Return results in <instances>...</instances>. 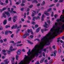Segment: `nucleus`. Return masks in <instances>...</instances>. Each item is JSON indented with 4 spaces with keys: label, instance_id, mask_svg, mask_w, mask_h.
Here are the masks:
<instances>
[{
    "label": "nucleus",
    "instance_id": "1",
    "mask_svg": "<svg viewBox=\"0 0 64 64\" xmlns=\"http://www.w3.org/2000/svg\"><path fill=\"white\" fill-rule=\"evenodd\" d=\"M42 42H40V44L39 45L36 44L35 46L32 50H31L29 49L27 54H28V56L25 55V57L24 58V59L23 61H21L19 64H28L30 63V61L32 59V58H34L36 56L37 57L39 55V53H41L42 51L40 52L44 48L45 45H50V42L49 40L46 38V36H44L41 40Z\"/></svg>",
    "mask_w": 64,
    "mask_h": 64
},
{
    "label": "nucleus",
    "instance_id": "2",
    "mask_svg": "<svg viewBox=\"0 0 64 64\" xmlns=\"http://www.w3.org/2000/svg\"><path fill=\"white\" fill-rule=\"evenodd\" d=\"M16 49H17V48H16L13 49V46H10L9 50L8 51L7 50H6V51H7V52L8 54H9V53H10V52H11V51H13V50H16Z\"/></svg>",
    "mask_w": 64,
    "mask_h": 64
},
{
    "label": "nucleus",
    "instance_id": "3",
    "mask_svg": "<svg viewBox=\"0 0 64 64\" xmlns=\"http://www.w3.org/2000/svg\"><path fill=\"white\" fill-rule=\"evenodd\" d=\"M25 34H24V35L22 36L23 38H25L27 37V36H29V34H27V32H25Z\"/></svg>",
    "mask_w": 64,
    "mask_h": 64
},
{
    "label": "nucleus",
    "instance_id": "4",
    "mask_svg": "<svg viewBox=\"0 0 64 64\" xmlns=\"http://www.w3.org/2000/svg\"><path fill=\"white\" fill-rule=\"evenodd\" d=\"M22 51V50H18L17 52V54L18 55H20L21 54V52Z\"/></svg>",
    "mask_w": 64,
    "mask_h": 64
},
{
    "label": "nucleus",
    "instance_id": "5",
    "mask_svg": "<svg viewBox=\"0 0 64 64\" xmlns=\"http://www.w3.org/2000/svg\"><path fill=\"white\" fill-rule=\"evenodd\" d=\"M44 14L47 16H49V15H50V14L47 12V11L45 12L44 13Z\"/></svg>",
    "mask_w": 64,
    "mask_h": 64
},
{
    "label": "nucleus",
    "instance_id": "6",
    "mask_svg": "<svg viewBox=\"0 0 64 64\" xmlns=\"http://www.w3.org/2000/svg\"><path fill=\"white\" fill-rule=\"evenodd\" d=\"M45 25L44 26V27H45V28H48V25L47 23H46V22H45Z\"/></svg>",
    "mask_w": 64,
    "mask_h": 64
},
{
    "label": "nucleus",
    "instance_id": "7",
    "mask_svg": "<svg viewBox=\"0 0 64 64\" xmlns=\"http://www.w3.org/2000/svg\"><path fill=\"white\" fill-rule=\"evenodd\" d=\"M4 62L5 64H8L9 63V62L8 61V60L7 59L4 60Z\"/></svg>",
    "mask_w": 64,
    "mask_h": 64
},
{
    "label": "nucleus",
    "instance_id": "8",
    "mask_svg": "<svg viewBox=\"0 0 64 64\" xmlns=\"http://www.w3.org/2000/svg\"><path fill=\"white\" fill-rule=\"evenodd\" d=\"M5 13L6 15H7V16H8V17L10 16V13H9V12H5Z\"/></svg>",
    "mask_w": 64,
    "mask_h": 64
},
{
    "label": "nucleus",
    "instance_id": "9",
    "mask_svg": "<svg viewBox=\"0 0 64 64\" xmlns=\"http://www.w3.org/2000/svg\"><path fill=\"white\" fill-rule=\"evenodd\" d=\"M33 12H34V13L33 12L32 13V17H34V15H35V14L36 13V12H35V11L33 10Z\"/></svg>",
    "mask_w": 64,
    "mask_h": 64
},
{
    "label": "nucleus",
    "instance_id": "10",
    "mask_svg": "<svg viewBox=\"0 0 64 64\" xmlns=\"http://www.w3.org/2000/svg\"><path fill=\"white\" fill-rule=\"evenodd\" d=\"M41 29V28H37L36 30V32H38L39 31V30H40V29Z\"/></svg>",
    "mask_w": 64,
    "mask_h": 64
},
{
    "label": "nucleus",
    "instance_id": "11",
    "mask_svg": "<svg viewBox=\"0 0 64 64\" xmlns=\"http://www.w3.org/2000/svg\"><path fill=\"white\" fill-rule=\"evenodd\" d=\"M3 23L4 25H5L6 24V23H7V20H4Z\"/></svg>",
    "mask_w": 64,
    "mask_h": 64
},
{
    "label": "nucleus",
    "instance_id": "12",
    "mask_svg": "<svg viewBox=\"0 0 64 64\" xmlns=\"http://www.w3.org/2000/svg\"><path fill=\"white\" fill-rule=\"evenodd\" d=\"M51 10H52V8H50L48 9L47 12H49V11H51Z\"/></svg>",
    "mask_w": 64,
    "mask_h": 64
},
{
    "label": "nucleus",
    "instance_id": "13",
    "mask_svg": "<svg viewBox=\"0 0 64 64\" xmlns=\"http://www.w3.org/2000/svg\"><path fill=\"white\" fill-rule=\"evenodd\" d=\"M57 52V51L56 50H55L54 51V56H56V53Z\"/></svg>",
    "mask_w": 64,
    "mask_h": 64
},
{
    "label": "nucleus",
    "instance_id": "14",
    "mask_svg": "<svg viewBox=\"0 0 64 64\" xmlns=\"http://www.w3.org/2000/svg\"><path fill=\"white\" fill-rule=\"evenodd\" d=\"M45 4V2L44 1H43L42 2V4H41V5L42 6H43V5H44Z\"/></svg>",
    "mask_w": 64,
    "mask_h": 64
},
{
    "label": "nucleus",
    "instance_id": "15",
    "mask_svg": "<svg viewBox=\"0 0 64 64\" xmlns=\"http://www.w3.org/2000/svg\"><path fill=\"white\" fill-rule=\"evenodd\" d=\"M35 2H36V3H38V1H37L36 0H34L32 1L33 3H35Z\"/></svg>",
    "mask_w": 64,
    "mask_h": 64
},
{
    "label": "nucleus",
    "instance_id": "16",
    "mask_svg": "<svg viewBox=\"0 0 64 64\" xmlns=\"http://www.w3.org/2000/svg\"><path fill=\"white\" fill-rule=\"evenodd\" d=\"M36 18V19H40V18L39 16H37V17Z\"/></svg>",
    "mask_w": 64,
    "mask_h": 64
},
{
    "label": "nucleus",
    "instance_id": "17",
    "mask_svg": "<svg viewBox=\"0 0 64 64\" xmlns=\"http://www.w3.org/2000/svg\"><path fill=\"white\" fill-rule=\"evenodd\" d=\"M31 30H28L27 32L28 33H30V32H31Z\"/></svg>",
    "mask_w": 64,
    "mask_h": 64
},
{
    "label": "nucleus",
    "instance_id": "18",
    "mask_svg": "<svg viewBox=\"0 0 64 64\" xmlns=\"http://www.w3.org/2000/svg\"><path fill=\"white\" fill-rule=\"evenodd\" d=\"M8 32L7 31H6L5 32V35H8Z\"/></svg>",
    "mask_w": 64,
    "mask_h": 64
},
{
    "label": "nucleus",
    "instance_id": "19",
    "mask_svg": "<svg viewBox=\"0 0 64 64\" xmlns=\"http://www.w3.org/2000/svg\"><path fill=\"white\" fill-rule=\"evenodd\" d=\"M55 6V4H52L50 6H49L50 7H53V6Z\"/></svg>",
    "mask_w": 64,
    "mask_h": 64
},
{
    "label": "nucleus",
    "instance_id": "20",
    "mask_svg": "<svg viewBox=\"0 0 64 64\" xmlns=\"http://www.w3.org/2000/svg\"><path fill=\"white\" fill-rule=\"evenodd\" d=\"M18 57H19V56H18V55H16V60H18Z\"/></svg>",
    "mask_w": 64,
    "mask_h": 64
},
{
    "label": "nucleus",
    "instance_id": "21",
    "mask_svg": "<svg viewBox=\"0 0 64 64\" xmlns=\"http://www.w3.org/2000/svg\"><path fill=\"white\" fill-rule=\"evenodd\" d=\"M36 40H37L38 42L40 41V39L38 38H36L34 40V41H36Z\"/></svg>",
    "mask_w": 64,
    "mask_h": 64
},
{
    "label": "nucleus",
    "instance_id": "22",
    "mask_svg": "<svg viewBox=\"0 0 64 64\" xmlns=\"http://www.w3.org/2000/svg\"><path fill=\"white\" fill-rule=\"evenodd\" d=\"M17 26V24L15 25V26H14V29H16V28H17V26Z\"/></svg>",
    "mask_w": 64,
    "mask_h": 64
},
{
    "label": "nucleus",
    "instance_id": "23",
    "mask_svg": "<svg viewBox=\"0 0 64 64\" xmlns=\"http://www.w3.org/2000/svg\"><path fill=\"white\" fill-rule=\"evenodd\" d=\"M28 42L30 44H33V42H31V41H28Z\"/></svg>",
    "mask_w": 64,
    "mask_h": 64
},
{
    "label": "nucleus",
    "instance_id": "24",
    "mask_svg": "<svg viewBox=\"0 0 64 64\" xmlns=\"http://www.w3.org/2000/svg\"><path fill=\"white\" fill-rule=\"evenodd\" d=\"M44 62V59H42L40 61V63H43Z\"/></svg>",
    "mask_w": 64,
    "mask_h": 64
},
{
    "label": "nucleus",
    "instance_id": "25",
    "mask_svg": "<svg viewBox=\"0 0 64 64\" xmlns=\"http://www.w3.org/2000/svg\"><path fill=\"white\" fill-rule=\"evenodd\" d=\"M28 20H31V18L30 16H28Z\"/></svg>",
    "mask_w": 64,
    "mask_h": 64
},
{
    "label": "nucleus",
    "instance_id": "26",
    "mask_svg": "<svg viewBox=\"0 0 64 64\" xmlns=\"http://www.w3.org/2000/svg\"><path fill=\"white\" fill-rule=\"evenodd\" d=\"M21 27H22V26L21 25H20L19 26L17 27V29H18V28H21Z\"/></svg>",
    "mask_w": 64,
    "mask_h": 64
},
{
    "label": "nucleus",
    "instance_id": "27",
    "mask_svg": "<svg viewBox=\"0 0 64 64\" xmlns=\"http://www.w3.org/2000/svg\"><path fill=\"white\" fill-rule=\"evenodd\" d=\"M6 9H7V8H4L2 9V11H4V10H6Z\"/></svg>",
    "mask_w": 64,
    "mask_h": 64
},
{
    "label": "nucleus",
    "instance_id": "28",
    "mask_svg": "<svg viewBox=\"0 0 64 64\" xmlns=\"http://www.w3.org/2000/svg\"><path fill=\"white\" fill-rule=\"evenodd\" d=\"M10 26L6 25V28H10Z\"/></svg>",
    "mask_w": 64,
    "mask_h": 64
},
{
    "label": "nucleus",
    "instance_id": "29",
    "mask_svg": "<svg viewBox=\"0 0 64 64\" xmlns=\"http://www.w3.org/2000/svg\"><path fill=\"white\" fill-rule=\"evenodd\" d=\"M2 15L3 16L4 18H6V16L5 15V14H3Z\"/></svg>",
    "mask_w": 64,
    "mask_h": 64
},
{
    "label": "nucleus",
    "instance_id": "30",
    "mask_svg": "<svg viewBox=\"0 0 64 64\" xmlns=\"http://www.w3.org/2000/svg\"><path fill=\"white\" fill-rule=\"evenodd\" d=\"M36 17L35 16L33 18L32 20L33 21H35V19H36Z\"/></svg>",
    "mask_w": 64,
    "mask_h": 64
},
{
    "label": "nucleus",
    "instance_id": "31",
    "mask_svg": "<svg viewBox=\"0 0 64 64\" xmlns=\"http://www.w3.org/2000/svg\"><path fill=\"white\" fill-rule=\"evenodd\" d=\"M17 16H14V17H13V19H16L17 18Z\"/></svg>",
    "mask_w": 64,
    "mask_h": 64
},
{
    "label": "nucleus",
    "instance_id": "32",
    "mask_svg": "<svg viewBox=\"0 0 64 64\" xmlns=\"http://www.w3.org/2000/svg\"><path fill=\"white\" fill-rule=\"evenodd\" d=\"M0 30H2L3 29V27H2V26H0Z\"/></svg>",
    "mask_w": 64,
    "mask_h": 64
},
{
    "label": "nucleus",
    "instance_id": "33",
    "mask_svg": "<svg viewBox=\"0 0 64 64\" xmlns=\"http://www.w3.org/2000/svg\"><path fill=\"white\" fill-rule=\"evenodd\" d=\"M12 18L11 17L9 18L8 19V21H11V20Z\"/></svg>",
    "mask_w": 64,
    "mask_h": 64
},
{
    "label": "nucleus",
    "instance_id": "34",
    "mask_svg": "<svg viewBox=\"0 0 64 64\" xmlns=\"http://www.w3.org/2000/svg\"><path fill=\"white\" fill-rule=\"evenodd\" d=\"M19 3H21V1H20V2H16V4H17V5H19Z\"/></svg>",
    "mask_w": 64,
    "mask_h": 64
},
{
    "label": "nucleus",
    "instance_id": "35",
    "mask_svg": "<svg viewBox=\"0 0 64 64\" xmlns=\"http://www.w3.org/2000/svg\"><path fill=\"white\" fill-rule=\"evenodd\" d=\"M60 1L58 2L59 3H61V2H63V1H64L63 0H59Z\"/></svg>",
    "mask_w": 64,
    "mask_h": 64
},
{
    "label": "nucleus",
    "instance_id": "36",
    "mask_svg": "<svg viewBox=\"0 0 64 64\" xmlns=\"http://www.w3.org/2000/svg\"><path fill=\"white\" fill-rule=\"evenodd\" d=\"M58 1V0H54V3H57Z\"/></svg>",
    "mask_w": 64,
    "mask_h": 64
},
{
    "label": "nucleus",
    "instance_id": "37",
    "mask_svg": "<svg viewBox=\"0 0 64 64\" xmlns=\"http://www.w3.org/2000/svg\"><path fill=\"white\" fill-rule=\"evenodd\" d=\"M38 25L37 24H36L35 26V28H38Z\"/></svg>",
    "mask_w": 64,
    "mask_h": 64
},
{
    "label": "nucleus",
    "instance_id": "38",
    "mask_svg": "<svg viewBox=\"0 0 64 64\" xmlns=\"http://www.w3.org/2000/svg\"><path fill=\"white\" fill-rule=\"evenodd\" d=\"M21 41H18L17 43V44H20V43H21Z\"/></svg>",
    "mask_w": 64,
    "mask_h": 64
},
{
    "label": "nucleus",
    "instance_id": "39",
    "mask_svg": "<svg viewBox=\"0 0 64 64\" xmlns=\"http://www.w3.org/2000/svg\"><path fill=\"white\" fill-rule=\"evenodd\" d=\"M21 6H25V4H22L21 5Z\"/></svg>",
    "mask_w": 64,
    "mask_h": 64
},
{
    "label": "nucleus",
    "instance_id": "40",
    "mask_svg": "<svg viewBox=\"0 0 64 64\" xmlns=\"http://www.w3.org/2000/svg\"><path fill=\"white\" fill-rule=\"evenodd\" d=\"M58 52L59 53H61V50L59 49Z\"/></svg>",
    "mask_w": 64,
    "mask_h": 64
},
{
    "label": "nucleus",
    "instance_id": "41",
    "mask_svg": "<svg viewBox=\"0 0 64 64\" xmlns=\"http://www.w3.org/2000/svg\"><path fill=\"white\" fill-rule=\"evenodd\" d=\"M26 2V0H22V2L23 3H25Z\"/></svg>",
    "mask_w": 64,
    "mask_h": 64
},
{
    "label": "nucleus",
    "instance_id": "42",
    "mask_svg": "<svg viewBox=\"0 0 64 64\" xmlns=\"http://www.w3.org/2000/svg\"><path fill=\"white\" fill-rule=\"evenodd\" d=\"M32 7H33V5H32L29 6V8H32Z\"/></svg>",
    "mask_w": 64,
    "mask_h": 64
},
{
    "label": "nucleus",
    "instance_id": "43",
    "mask_svg": "<svg viewBox=\"0 0 64 64\" xmlns=\"http://www.w3.org/2000/svg\"><path fill=\"white\" fill-rule=\"evenodd\" d=\"M6 4H8V0H6Z\"/></svg>",
    "mask_w": 64,
    "mask_h": 64
},
{
    "label": "nucleus",
    "instance_id": "44",
    "mask_svg": "<svg viewBox=\"0 0 64 64\" xmlns=\"http://www.w3.org/2000/svg\"><path fill=\"white\" fill-rule=\"evenodd\" d=\"M23 27H28V26H27L26 25H24L23 26Z\"/></svg>",
    "mask_w": 64,
    "mask_h": 64
},
{
    "label": "nucleus",
    "instance_id": "45",
    "mask_svg": "<svg viewBox=\"0 0 64 64\" xmlns=\"http://www.w3.org/2000/svg\"><path fill=\"white\" fill-rule=\"evenodd\" d=\"M43 51H44V52H45V53H46V48L44 49Z\"/></svg>",
    "mask_w": 64,
    "mask_h": 64
},
{
    "label": "nucleus",
    "instance_id": "46",
    "mask_svg": "<svg viewBox=\"0 0 64 64\" xmlns=\"http://www.w3.org/2000/svg\"><path fill=\"white\" fill-rule=\"evenodd\" d=\"M30 36L32 38H33L34 37V36L33 35H31Z\"/></svg>",
    "mask_w": 64,
    "mask_h": 64
},
{
    "label": "nucleus",
    "instance_id": "47",
    "mask_svg": "<svg viewBox=\"0 0 64 64\" xmlns=\"http://www.w3.org/2000/svg\"><path fill=\"white\" fill-rule=\"evenodd\" d=\"M11 11L10 12H11L13 11V10H14V8H12L11 9Z\"/></svg>",
    "mask_w": 64,
    "mask_h": 64
},
{
    "label": "nucleus",
    "instance_id": "48",
    "mask_svg": "<svg viewBox=\"0 0 64 64\" xmlns=\"http://www.w3.org/2000/svg\"><path fill=\"white\" fill-rule=\"evenodd\" d=\"M0 4L2 5H4V4L3 2H0Z\"/></svg>",
    "mask_w": 64,
    "mask_h": 64
},
{
    "label": "nucleus",
    "instance_id": "49",
    "mask_svg": "<svg viewBox=\"0 0 64 64\" xmlns=\"http://www.w3.org/2000/svg\"><path fill=\"white\" fill-rule=\"evenodd\" d=\"M54 16L55 18H56L58 16V15L57 14H55Z\"/></svg>",
    "mask_w": 64,
    "mask_h": 64
},
{
    "label": "nucleus",
    "instance_id": "50",
    "mask_svg": "<svg viewBox=\"0 0 64 64\" xmlns=\"http://www.w3.org/2000/svg\"><path fill=\"white\" fill-rule=\"evenodd\" d=\"M10 43H14V41H10Z\"/></svg>",
    "mask_w": 64,
    "mask_h": 64
},
{
    "label": "nucleus",
    "instance_id": "51",
    "mask_svg": "<svg viewBox=\"0 0 64 64\" xmlns=\"http://www.w3.org/2000/svg\"><path fill=\"white\" fill-rule=\"evenodd\" d=\"M52 48L54 49H55V46H52Z\"/></svg>",
    "mask_w": 64,
    "mask_h": 64
},
{
    "label": "nucleus",
    "instance_id": "52",
    "mask_svg": "<svg viewBox=\"0 0 64 64\" xmlns=\"http://www.w3.org/2000/svg\"><path fill=\"white\" fill-rule=\"evenodd\" d=\"M32 24H33V25H35V24H36V23L35 22H32Z\"/></svg>",
    "mask_w": 64,
    "mask_h": 64
},
{
    "label": "nucleus",
    "instance_id": "53",
    "mask_svg": "<svg viewBox=\"0 0 64 64\" xmlns=\"http://www.w3.org/2000/svg\"><path fill=\"white\" fill-rule=\"evenodd\" d=\"M44 30V29H42L41 30V32L42 33H43Z\"/></svg>",
    "mask_w": 64,
    "mask_h": 64
},
{
    "label": "nucleus",
    "instance_id": "54",
    "mask_svg": "<svg viewBox=\"0 0 64 64\" xmlns=\"http://www.w3.org/2000/svg\"><path fill=\"white\" fill-rule=\"evenodd\" d=\"M35 64H40V63L39 62V61H38Z\"/></svg>",
    "mask_w": 64,
    "mask_h": 64
},
{
    "label": "nucleus",
    "instance_id": "55",
    "mask_svg": "<svg viewBox=\"0 0 64 64\" xmlns=\"http://www.w3.org/2000/svg\"><path fill=\"white\" fill-rule=\"evenodd\" d=\"M4 42H6V41H7V39L6 38L4 40Z\"/></svg>",
    "mask_w": 64,
    "mask_h": 64
},
{
    "label": "nucleus",
    "instance_id": "56",
    "mask_svg": "<svg viewBox=\"0 0 64 64\" xmlns=\"http://www.w3.org/2000/svg\"><path fill=\"white\" fill-rule=\"evenodd\" d=\"M30 33L31 34H32V35H33V34H34L33 33V32H32V31H31Z\"/></svg>",
    "mask_w": 64,
    "mask_h": 64
},
{
    "label": "nucleus",
    "instance_id": "57",
    "mask_svg": "<svg viewBox=\"0 0 64 64\" xmlns=\"http://www.w3.org/2000/svg\"><path fill=\"white\" fill-rule=\"evenodd\" d=\"M0 42H1V43H3V40H0Z\"/></svg>",
    "mask_w": 64,
    "mask_h": 64
},
{
    "label": "nucleus",
    "instance_id": "58",
    "mask_svg": "<svg viewBox=\"0 0 64 64\" xmlns=\"http://www.w3.org/2000/svg\"><path fill=\"white\" fill-rule=\"evenodd\" d=\"M59 6V4H57L56 5V6H57V7H58V6Z\"/></svg>",
    "mask_w": 64,
    "mask_h": 64
},
{
    "label": "nucleus",
    "instance_id": "59",
    "mask_svg": "<svg viewBox=\"0 0 64 64\" xmlns=\"http://www.w3.org/2000/svg\"><path fill=\"white\" fill-rule=\"evenodd\" d=\"M51 16L52 17V16H54V15H53V12H52V14L51 15Z\"/></svg>",
    "mask_w": 64,
    "mask_h": 64
},
{
    "label": "nucleus",
    "instance_id": "60",
    "mask_svg": "<svg viewBox=\"0 0 64 64\" xmlns=\"http://www.w3.org/2000/svg\"><path fill=\"white\" fill-rule=\"evenodd\" d=\"M42 54H43V55L44 56V57H45V53L43 52Z\"/></svg>",
    "mask_w": 64,
    "mask_h": 64
},
{
    "label": "nucleus",
    "instance_id": "61",
    "mask_svg": "<svg viewBox=\"0 0 64 64\" xmlns=\"http://www.w3.org/2000/svg\"><path fill=\"white\" fill-rule=\"evenodd\" d=\"M24 8H22L20 10L21 11H23V10H24Z\"/></svg>",
    "mask_w": 64,
    "mask_h": 64
},
{
    "label": "nucleus",
    "instance_id": "62",
    "mask_svg": "<svg viewBox=\"0 0 64 64\" xmlns=\"http://www.w3.org/2000/svg\"><path fill=\"white\" fill-rule=\"evenodd\" d=\"M21 20L22 21H23V22H24V21H25V20L23 18H22Z\"/></svg>",
    "mask_w": 64,
    "mask_h": 64
},
{
    "label": "nucleus",
    "instance_id": "63",
    "mask_svg": "<svg viewBox=\"0 0 64 64\" xmlns=\"http://www.w3.org/2000/svg\"><path fill=\"white\" fill-rule=\"evenodd\" d=\"M28 38L30 39H32V38L30 36L28 37Z\"/></svg>",
    "mask_w": 64,
    "mask_h": 64
},
{
    "label": "nucleus",
    "instance_id": "64",
    "mask_svg": "<svg viewBox=\"0 0 64 64\" xmlns=\"http://www.w3.org/2000/svg\"><path fill=\"white\" fill-rule=\"evenodd\" d=\"M2 52H6V50H2Z\"/></svg>",
    "mask_w": 64,
    "mask_h": 64
}]
</instances>
